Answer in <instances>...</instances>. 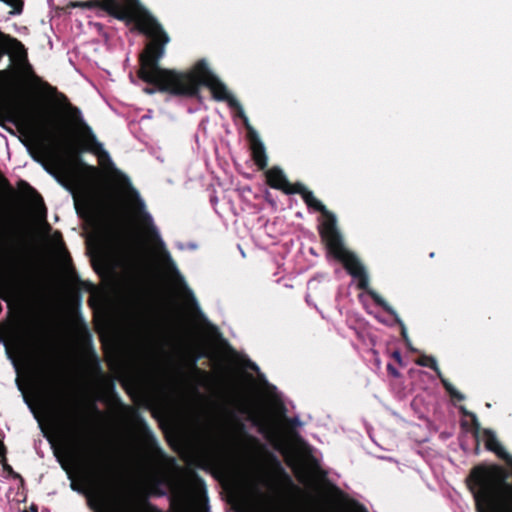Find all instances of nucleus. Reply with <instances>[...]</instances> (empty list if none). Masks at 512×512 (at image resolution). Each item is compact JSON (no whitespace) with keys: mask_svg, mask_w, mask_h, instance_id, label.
Instances as JSON below:
<instances>
[{"mask_svg":"<svg viewBox=\"0 0 512 512\" xmlns=\"http://www.w3.org/2000/svg\"><path fill=\"white\" fill-rule=\"evenodd\" d=\"M21 302L27 305L38 304L46 301V294L32 287H21L17 291Z\"/></svg>","mask_w":512,"mask_h":512,"instance_id":"f8f14e48","label":"nucleus"},{"mask_svg":"<svg viewBox=\"0 0 512 512\" xmlns=\"http://www.w3.org/2000/svg\"><path fill=\"white\" fill-rule=\"evenodd\" d=\"M7 54L10 55L12 59L23 62L24 75L32 82L40 84L48 94L55 97V101L60 107L67 110L70 119L79 127L83 143L82 150L91 152L100 158H109L107 151L103 149L102 143L97 140L91 127L82 119L81 111L70 103L65 94L59 92L56 87L51 86L48 82L42 81L41 78L35 74L32 66L28 62L27 50L24 44L17 38L0 30V60Z\"/></svg>","mask_w":512,"mask_h":512,"instance_id":"7ed1b4c3","label":"nucleus"},{"mask_svg":"<svg viewBox=\"0 0 512 512\" xmlns=\"http://www.w3.org/2000/svg\"><path fill=\"white\" fill-rule=\"evenodd\" d=\"M387 370L392 376H394V377L399 376L398 370L390 363L387 365Z\"/></svg>","mask_w":512,"mask_h":512,"instance_id":"a878e982","label":"nucleus"},{"mask_svg":"<svg viewBox=\"0 0 512 512\" xmlns=\"http://www.w3.org/2000/svg\"><path fill=\"white\" fill-rule=\"evenodd\" d=\"M71 6L90 10L100 9L126 24L134 23L135 29L150 38V41L160 40L165 33L162 25L146 9L136 10L121 0L75 1Z\"/></svg>","mask_w":512,"mask_h":512,"instance_id":"20e7f679","label":"nucleus"},{"mask_svg":"<svg viewBox=\"0 0 512 512\" xmlns=\"http://www.w3.org/2000/svg\"><path fill=\"white\" fill-rule=\"evenodd\" d=\"M45 322H0V344L10 360L15 362L14 350L37 349L46 337ZM85 324V322H78Z\"/></svg>","mask_w":512,"mask_h":512,"instance_id":"423d86ee","label":"nucleus"},{"mask_svg":"<svg viewBox=\"0 0 512 512\" xmlns=\"http://www.w3.org/2000/svg\"><path fill=\"white\" fill-rule=\"evenodd\" d=\"M33 128L36 134L37 148L35 150H30V154L35 161L44 164V160L49 154V146L47 142L54 139L55 134L43 127L34 126Z\"/></svg>","mask_w":512,"mask_h":512,"instance_id":"1a4fd4ad","label":"nucleus"},{"mask_svg":"<svg viewBox=\"0 0 512 512\" xmlns=\"http://www.w3.org/2000/svg\"><path fill=\"white\" fill-rule=\"evenodd\" d=\"M250 148L252 159L259 170H265L268 165V157L264 144L259 137L251 133L250 134Z\"/></svg>","mask_w":512,"mask_h":512,"instance_id":"9b49d317","label":"nucleus"},{"mask_svg":"<svg viewBox=\"0 0 512 512\" xmlns=\"http://www.w3.org/2000/svg\"><path fill=\"white\" fill-rule=\"evenodd\" d=\"M328 253L333 256L336 260L343 264V267L346 271L358 281V288L361 290H365L371 296L376 305L382 307L389 315H391L393 320H400L396 311L375 291H368L369 287V277L368 274L359 261V259L350 252L344 245L343 237L340 231L336 234H333L328 239L324 240Z\"/></svg>","mask_w":512,"mask_h":512,"instance_id":"39448f33","label":"nucleus"},{"mask_svg":"<svg viewBox=\"0 0 512 512\" xmlns=\"http://www.w3.org/2000/svg\"><path fill=\"white\" fill-rule=\"evenodd\" d=\"M55 236L59 237V239L62 241V235H61V233H60V232H56V233H55Z\"/></svg>","mask_w":512,"mask_h":512,"instance_id":"473e14b6","label":"nucleus"},{"mask_svg":"<svg viewBox=\"0 0 512 512\" xmlns=\"http://www.w3.org/2000/svg\"><path fill=\"white\" fill-rule=\"evenodd\" d=\"M122 2H124L127 6H131L132 8L136 9V10H139V9H144L141 5H140V2L139 0H121Z\"/></svg>","mask_w":512,"mask_h":512,"instance_id":"5701e85b","label":"nucleus"},{"mask_svg":"<svg viewBox=\"0 0 512 512\" xmlns=\"http://www.w3.org/2000/svg\"><path fill=\"white\" fill-rule=\"evenodd\" d=\"M351 329H353L355 331V333L359 336V338H362V335L360 334V332L357 330V327L355 326H351L350 327Z\"/></svg>","mask_w":512,"mask_h":512,"instance_id":"2f4dec72","label":"nucleus"},{"mask_svg":"<svg viewBox=\"0 0 512 512\" xmlns=\"http://www.w3.org/2000/svg\"><path fill=\"white\" fill-rule=\"evenodd\" d=\"M5 453H6L5 446L2 443V441H0V461L5 459Z\"/></svg>","mask_w":512,"mask_h":512,"instance_id":"c85d7f7f","label":"nucleus"},{"mask_svg":"<svg viewBox=\"0 0 512 512\" xmlns=\"http://www.w3.org/2000/svg\"><path fill=\"white\" fill-rule=\"evenodd\" d=\"M202 512H210L209 511V505L207 503V500L204 502L203 504V507H202Z\"/></svg>","mask_w":512,"mask_h":512,"instance_id":"7c9ffc66","label":"nucleus"},{"mask_svg":"<svg viewBox=\"0 0 512 512\" xmlns=\"http://www.w3.org/2000/svg\"><path fill=\"white\" fill-rule=\"evenodd\" d=\"M415 363L419 366H422V367H430L431 369H433L438 378L441 380V383L443 385V387L445 388V390L449 393V395L458 400V401H462L464 400V395L461 394L460 392H458L454 387L453 385L447 380L445 379L443 376H442V373L437 365V362H436V359L432 356H427V355H421L416 361Z\"/></svg>","mask_w":512,"mask_h":512,"instance_id":"9d476101","label":"nucleus"},{"mask_svg":"<svg viewBox=\"0 0 512 512\" xmlns=\"http://www.w3.org/2000/svg\"><path fill=\"white\" fill-rule=\"evenodd\" d=\"M170 37L165 32L160 40L149 41L139 55V70L137 76L144 82L154 83L163 93L187 98H201L200 87H207L212 98L218 102H226L236 110V115L243 120L249 129V120L242 105L233 97L227 86L210 70L205 59L198 60L188 71H177L162 68L160 60L165 54V47Z\"/></svg>","mask_w":512,"mask_h":512,"instance_id":"f03ea898","label":"nucleus"},{"mask_svg":"<svg viewBox=\"0 0 512 512\" xmlns=\"http://www.w3.org/2000/svg\"><path fill=\"white\" fill-rule=\"evenodd\" d=\"M308 460H309L311 468L315 474H317L321 477L326 476V472L323 471V469L321 467L320 459L317 456L310 454L308 457Z\"/></svg>","mask_w":512,"mask_h":512,"instance_id":"f3484780","label":"nucleus"},{"mask_svg":"<svg viewBox=\"0 0 512 512\" xmlns=\"http://www.w3.org/2000/svg\"><path fill=\"white\" fill-rule=\"evenodd\" d=\"M266 183L273 189L282 191L287 195L295 194L299 192L297 187L300 182L291 183L287 179L283 170L278 166H274L265 171Z\"/></svg>","mask_w":512,"mask_h":512,"instance_id":"6e6552de","label":"nucleus"},{"mask_svg":"<svg viewBox=\"0 0 512 512\" xmlns=\"http://www.w3.org/2000/svg\"><path fill=\"white\" fill-rule=\"evenodd\" d=\"M97 328H105V324H113L114 322H93ZM130 371H132V330L133 324L136 322L130 321Z\"/></svg>","mask_w":512,"mask_h":512,"instance_id":"aec40b11","label":"nucleus"},{"mask_svg":"<svg viewBox=\"0 0 512 512\" xmlns=\"http://www.w3.org/2000/svg\"><path fill=\"white\" fill-rule=\"evenodd\" d=\"M395 324H400V331H401V334L404 338V341H405V345L408 349H410L411 351H416L412 346H411V341L410 339L408 338L407 336V330H406V327L403 325V322H394Z\"/></svg>","mask_w":512,"mask_h":512,"instance_id":"412c9836","label":"nucleus"},{"mask_svg":"<svg viewBox=\"0 0 512 512\" xmlns=\"http://www.w3.org/2000/svg\"><path fill=\"white\" fill-rule=\"evenodd\" d=\"M6 74H7V71H6V70H1V71H0V76H4V75H6Z\"/></svg>","mask_w":512,"mask_h":512,"instance_id":"72a5a7b5","label":"nucleus"},{"mask_svg":"<svg viewBox=\"0 0 512 512\" xmlns=\"http://www.w3.org/2000/svg\"><path fill=\"white\" fill-rule=\"evenodd\" d=\"M2 490V487L0 486V491Z\"/></svg>","mask_w":512,"mask_h":512,"instance_id":"c9c22d12","label":"nucleus"},{"mask_svg":"<svg viewBox=\"0 0 512 512\" xmlns=\"http://www.w3.org/2000/svg\"><path fill=\"white\" fill-rule=\"evenodd\" d=\"M146 83H147V84H150V85H153L154 87H145V88L143 89L144 93L149 94V95H152V94H154L156 91L161 92V91L158 89V87H157V85H156V84H154V83H148V82H146Z\"/></svg>","mask_w":512,"mask_h":512,"instance_id":"b1692460","label":"nucleus"},{"mask_svg":"<svg viewBox=\"0 0 512 512\" xmlns=\"http://www.w3.org/2000/svg\"><path fill=\"white\" fill-rule=\"evenodd\" d=\"M289 423L293 427H300V426H302V422H301V420L299 419L298 416H295V417H292L291 419H289Z\"/></svg>","mask_w":512,"mask_h":512,"instance_id":"393cba45","label":"nucleus"},{"mask_svg":"<svg viewBox=\"0 0 512 512\" xmlns=\"http://www.w3.org/2000/svg\"><path fill=\"white\" fill-rule=\"evenodd\" d=\"M5 320H84L80 315L74 318H51V317H33V318H22V317H12L8 315Z\"/></svg>","mask_w":512,"mask_h":512,"instance_id":"a211bd4d","label":"nucleus"},{"mask_svg":"<svg viewBox=\"0 0 512 512\" xmlns=\"http://www.w3.org/2000/svg\"><path fill=\"white\" fill-rule=\"evenodd\" d=\"M392 357L399 363L402 364V356L400 351L396 350L392 353Z\"/></svg>","mask_w":512,"mask_h":512,"instance_id":"bb28decb","label":"nucleus"},{"mask_svg":"<svg viewBox=\"0 0 512 512\" xmlns=\"http://www.w3.org/2000/svg\"><path fill=\"white\" fill-rule=\"evenodd\" d=\"M18 186H19L20 188H23V189L28 190V191H29V192H31L32 194H36V195L40 198V200L42 201L41 196H40V195L37 193V191H36L33 187H31V186H30V184H29V183H27L26 181H24V180H20V181H19V183H18Z\"/></svg>","mask_w":512,"mask_h":512,"instance_id":"4be33fe9","label":"nucleus"},{"mask_svg":"<svg viewBox=\"0 0 512 512\" xmlns=\"http://www.w3.org/2000/svg\"><path fill=\"white\" fill-rule=\"evenodd\" d=\"M144 220H145V222H146V223H147V225H148V233H149V236H150L152 239L159 241V240H160V238H159V234H158V232H157V229L155 228V226H154V225H153V223H152V219H151L150 215L146 213V214L144 215Z\"/></svg>","mask_w":512,"mask_h":512,"instance_id":"6ab92c4d","label":"nucleus"},{"mask_svg":"<svg viewBox=\"0 0 512 512\" xmlns=\"http://www.w3.org/2000/svg\"><path fill=\"white\" fill-rule=\"evenodd\" d=\"M121 180L123 182V184L127 187H131V184H130V181L128 179V177H126L125 175H121Z\"/></svg>","mask_w":512,"mask_h":512,"instance_id":"c756f323","label":"nucleus"},{"mask_svg":"<svg viewBox=\"0 0 512 512\" xmlns=\"http://www.w3.org/2000/svg\"><path fill=\"white\" fill-rule=\"evenodd\" d=\"M0 189L3 190L8 198H12L16 195V191L11 186L8 179L0 172Z\"/></svg>","mask_w":512,"mask_h":512,"instance_id":"dca6fc26","label":"nucleus"},{"mask_svg":"<svg viewBox=\"0 0 512 512\" xmlns=\"http://www.w3.org/2000/svg\"><path fill=\"white\" fill-rule=\"evenodd\" d=\"M242 416H247V418L249 420H251L255 426H260V429L264 430V427L260 425V421L251 415L249 408L246 405H241V406H239V430L240 431H244V429H245V424L243 423L242 418H241Z\"/></svg>","mask_w":512,"mask_h":512,"instance_id":"4468645a","label":"nucleus"},{"mask_svg":"<svg viewBox=\"0 0 512 512\" xmlns=\"http://www.w3.org/2000/svg\"><path fill=\"white\" fill-rule=\"evenodd\" d=\"M149 370H158L156 365H153Z\"/></svg>","mask_w":512,"mask_h":512,"instance_id":"f704fd0d","label":"nucleus"},{"mask_svg":"<svg viewBox=\"0 0 512 512\" xmlns=\"http://www.w3.org/2000/svg\"><path fill=\"white\" fill-rule=\"evenodd\" d=\"M11 242L6 232L0 231V256H7L11 252Z\"/></svg>","mask_w":512,"mask_h":512,"instance_id":"2eb2a0df","label":"nucleus"},{"mask_svg":"<svg viewBox=\"0 0 512 512\" xmlns=\"http://www.w3.org/2000/svg\"><path fill=\"white\" fill-rule=\"evenodd\" d=\"M241 361V363L243 364L244 367L248 368V369H251L253 371H255L257 373V376H258V379L259 381L265 385L268 389V391L274 396V397H277L276 395V387L273 386V385H270L266 378H265V375L262 374L259 370V367L256 363H254L253 361H251L246 355H243L241 356V358L239 359Z\"/></svg>","mask_w":512,"mask_h":512,"instance_id":"ddd939ff","label":"nucleus"},{"mask_svg":"<svg viewBox=\"0 0 512 512\" xmlns=\"http://www.w3.org/2000/svg\"><path fill=\"white\" fill-rule=\"evenodd\" d=\"M264 198L267 202H269L271 205H275V201L272 199L271 193L269 191L265 192Z\"/></svg>","mask_w":512,"mask_h":512,"instance_id":"cd10ccee","label":"nucleus"},{"mask_svg":"<svg viewBox=\"0 0 512 512\" xmlns=\"http://www.w3.org/2000/svg\"><path fill=\"white\" fill-rule=\"evenodd\" d=\"M125 300L130 304V317H114L117 299L93 287L88 300L94 313L92 320H209L186 285L174 295L147 277L135 290L130 274V292Z\"/></svg>","mask_w":512,"mask_h":512,"instance_id":"f257e3e1","label":"nucleus"},{"mask_svg":"<svg viewBox=\"0 0 512 512\" xmlns=\"http://www.w3.org/2000/svg\"><path fill=\"white\" fill-rule=\"evenodd\" d=\"M297 190H299V192H296L295 194H299L302 197L307 207L320 212L324 217V221L318 228L321 241L323 242L333 234L338 233L339 230L337 228L335 215L330 212L326 206L314 196L313 192L308 190L302 183H299Z\"/></svg>","mask_w":512,"mask_h":512,"instance_id":"0eeeda50","label":"nucleus"}]
</instances>
